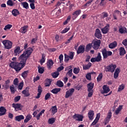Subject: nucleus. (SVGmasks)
Returning <instances> with one entry per match:
<instances>
[{
  "mask_svg": "<svg viewBox=\"0 0 127 127\" xmlns=\"http://www.w3.org/2000/svg\"><path fill=\"white\" fill-rule=\"evenodd\" d=\"M32 52H33V49L31 47H29L27 49H26L22 55L19 57V60H20V63H18L16 62H12L10 64V67L14 69V70L18 73L21 69L24 68L25 67V65H26V61L29 57H30V55L32 54Z\"/></svg>",
  "mask_w": 127,
  "mask_h": 127,
  "instance_id": "f257e3e1",
  "label": "nucleus"
},
{
  "mask_svg": "<svg viewBox=\"0 0 127 127\" xmlns=\"http://www.w3.org/2000/svg\"><path fill=\"white\" fill-rule=\"evenodd\" d=\"M105 71L106 72H110L111 73H114L116 68H117V65L114 64H110L107 66H104Z\"/></svg>",
  "mask_w": 127,
  "mask_h": 127,
  "instance_id": "f03ea898",
  "label": "nucleus"
},
{
  "mask_svg": "<svg viewBox=\"0 0 127 127\" xmlns=\"http://www.w3.org/2000/svg\"><path fill=\"white\" fill-rule=\"evenodd\" d=\"M103 59H107L109 56H112L113 55V52L110 51H107L106 48L102 49L101 50Z\"/></svg>",
  "mask_w": 127,
  "mask_h": 127,
  "instance_id": "7ed1b4c3",
  "label": "nucleus"
},
{
  "mask_svg": "<svg viewBox=\"0 0 127 127\" xmlns=\"http://www.w3.org/2000/svg\"><path fill=\"white\" fill-rule=\"evenodd\" d=\"M100 44L101 40L98 39L93 40L91 43L92 47L94 50H98Z\"/></svg>",
  "mask_w": 127,
  "mask_h": 127,
  "instance_id": "20e7f679",
  "label": "nucleus"
},
{
  "mask_svg": "<svg viewBox=\"0 0 127 127\" xmlns=\"http://www.w3.org/2000/svg\"><path fill=\"white\" fill-rule=\"evenodd\" d=\"M2 43L3 44L5 49H11L12 48V43L8 40L3 41Z\"/></svg>",
  "mask_w": 127,
  "mask_h": 127,
  "instance_id": "39448f33",
  "label": "nucleus"
},
{
  "mask_svg": "<svg viewBox=\"0 0 127 127\" xmlns=\"http://www.w3.org/2000/svg\"><path fill=\"white\" fill-rule=\"evenodd\" d=\"M72 118L75 120V122H83L84 116L79 114H75L72 116Z\"/></svg>",
  "mask_w": 127,
  "mask_h": 127,
  "instance_id": "423d86ee",
  "label": "nucleus"
},
{
  "mask_svg": "<svg viewBox=\"0 0 127 127\" xmlns=\"http://www.w3.org/2000/svg\"><path fill=\"white\" fill-rule=\"evenodd\" d=\"M90 61L92 63H93V62H101V61H102V56L101 55V53H98L96 57L92 58Z\"/></svg>",
  "mask_w": 127,
  "mask_h": 127,
  "instance_id": "0eeeda50",
  "label": "nucleus"
},
{
  "mask_svg": "<svg viewBox=\"0 0 127 127\" xmlns=\"http://www.w3.org/2000/svg\"><path fill=\"white\" fill-rule=\"evenodd\" d=\"M12 108H14L15 111L16 112H17V111H21V110H22V108H23V106L21 105V104L19 103H13L12 104Z\"/></svg>",
  "mask_w": 127,
  "mask_h": 127,
  "instance_id": "6e6552de",
  "label": "nucleus"
},
{
  "mask_svg": "<svg viewBox=\"0 0 127 127\" xmlns=\"http://www.w3.org/2000/svg\"><path fill=\"white\" fill-rule=\"evenodd\" d=\"M72 67L73 65H69L65 68V71H68L66 73V76L67 75L69 76V77H72V75H73V69H72Z\"/></svg>",
  "mask_w": 127,
  "mask_h": 127,
  "instance_id": "1a4fd4ad",
  "label": "nucleus"
},
{
  "mask_svg": "<svg viewBox=\"0 0 127 127\" xmlns=\"http://www.w3.org/2000/svg\"><path fill=\"white\" fill-rule=\"evenodd\" d=\"M75 92V89L74 88H70L68 91L65 92V98L67 99L69 97H71V96L73 95V94Z\"/></svg>",
  "mask_w": 127,
  "mask_h": 127,
  "instance_id": "9d476101",
  "label": "nucleus"
},
{
  "mask_svg": "<svg viewBox=\"0 0 127 127\" xmlns=\"http://www.w3.org/2000/svg\"><path fill=\"white\" fill-rule=\"evenodd\" d=\"M81 12H82V11L81 10V9H78V10H76L74 12H73L72 14V19L73 20L76 19V18H77V17H78V16H79V15H80V14H81Z\"/></svg>",
  "mask_w": 127,
  "mask_h": 127,
  "instance_id": "9b49d317",
  "label": "nucleus"
},
{
  "mask_svg": "<svg viewBox=\"0 0 127 127\" xmlns=\"http://www.w3.org/2000/svg\"><path fill=\"white\" fill-rule=\"evenodd\" d=\"M85 52V46L80 45L78 47L77 50L76 51L77 54H83Z\"/></svg>",
  "mask_w": 127,
  "mask_h": 127,
  "instance_id": "f8f14e48",
  "label": "nucleus"
},
{
  "mask_svg": "<svg viewBox=\"0 0 127 127\" xmlns=\"http://www.w3.org/2000/svg\"><path fill=\"white\" fill-rule=\"evenodd\" d=\"M94 36H95L96 38H98V39H102V33L99 29H96Z\"/></svg>",
  "mask_w": 127,
  "mask_h": 127,
  "instance_id": "ddd939ff",
  "label": "nucleus"
},
{
  "mask_svg": "<svg viewBox=\"0 0 127 127\" xmlns=\"http://www.w3.org/2000/svg\"><path fill=\"white\" fill-rule=\"evenodd\" d=\"M109 27H110V24H107L106 26L101 29V31L103 34H107V33L109 32V31L110 30Z\"/></svg>",
  "mask_w": 127,
  "mask_h": 127,
  "instance_id": "4468645a",
  "label": "nucleus"
},
{
  "mask_svg": "<svg viewBox=\"0 0 127 127\" xmlns=\"http://www.w3.org/2000/svg\"><path fill=\"white\" fill-rule=\"evenodd\" d=\"M111 119H112V112L111 111H109L107 116L105 120V124L106 125V124H108V123L110 122Z\"/></svg>",
  "mask_w": 127,
  "mask_h": 127,
  "instance_id": "2eb2a0df",
  "label": "nucleus"
},
{
  "mask_svg": "<svg viewBox=\"0 0 127 127\" xmlns=\"http://www.w3.org/2000/svg\"><path fill=\"white\" fill-rule=\"evenodd\" d=\"M102 89V94H108V93H109V92L111 91V89H110V87H109V86H108V85H103Z\"/></svg>",
  "mask_w": 127,
  "mask_h": 127,
  "instance_id": "dca6fc26",
  "label": "nucleus"
},
{
  "mask_svg": "<svg viewBox=\"0 0 127 127\" xmlns=\"http://www.w3.org/2000/svg\"><path fill=\"white\" fill-rule=\"evenodd\" d=\"M21 51H20V47L18 46L15 48L14 50V56H19V54L21 53Z\"/></svg>",
  "mask_w": 127,
  "mask_h": 127,
  "instance_id": "f3484780",
  "label": "nucleus"
},
{
  "mask_svg": "<svg viewBox=\"0 0 127 127\" xmlns=\"http://www.w3.org/2000/svg\"><path fill=\"white\" fill-rule=\"evenodd\" d=\"M54 64V63L53 62V61L52 60L50 59L48 60L47 62V66L48 69H49V70H50V69H51V68H52V67L53 66Z\"/></svg>",
  "mask_w": 127,
  "mask_h": 127,
  "instance_id": "a211bd4d",
  "label": "nucleus"
},
{
  "mask_svg": "<svg viewBox=\"0 0 127 127\" xmlns=\"http://www.w3.org/2000/svg\"><path fill=\"white\" fill-rule=\"evenodd\" d=\"M95 113H94V111L90 110L88 113V117L90 120V121H93L94 120V116Z\"/></svg>",
  "mask_w": 127,
  "mask_h": 127,
  "instance_id": "6ab92c4d",
  "label": "nucleus"
},
{
  "mask_svg": "<svg viewBox=\"0 0 127 127\" xmlns=\"http://www.w3.org/2000/svg\"><path fill=\"white\" fill-rule=\"evenodd\" d=\"M29 89L28 87H26V88L22 91V94L24 95L25 97H29L30 96V93H29V90H27Z\"/></svg>",
  "mask_w": 127,
  "mask_h": 127,
  "instance_id": "aec40b11",
  "label": "nucleus"
},
{
  "mask_svg": "<svg viewBox=\"0 0 127 127\" xmlns=\"http://www.w3.org/2000/svg\"><path fill=\"white\" fill-rule=\"evenodd\" d=\"M38 94L37 96H36V99H39L40 98V96H41V93H42V87H41V85H39L38 87Z\"/></svg>",
  "mask_w": 127,
  "mask_h": 127,
  "instance_id": "412c9836",
  "label": "nucleus"
},
{
  "mask_svg": "<svg viewBox=\"0 0 127 127\" xmlns=\"http://www.w3.org/2000/svg\"><path fill=\"white\" fill-rule=\"evenodd\" d=\"M117 46L118 43L117 41H114L109 45V48H110V49H114V48L117 47Z\"/></svg>",
  "mask_w": 127,
  "mask_h": 127,
  "instance_id": "4be33fe9",
  "label": "nucleus"
},
{
  "mask_svg": "<svg viewBox=\"0 0 127 127\" xmlns=\"http://www.w3.org/2000/svg\"><path fill=\"white\" fill-rule=\"evenodd\" d=\"M87 91H93V89L94 88V83L93 82H90L88 84H87Z\"/></svg>",
  "mask_w": 127,
  "mask_h": 127,
  "instance_id": "5701e85b",
  "label": "nucleus"
},
{
  "mask_svg": "<svg viewBox=\"0 0 127 127\" xmlns=\"http://www.w3.org/2000/svg\"><path fill=\"white\" fill-rule=\"evenodd\" d=\"M27 28H28V25H25L21 27V33H23V34L26 33V32H27Z\"/></svg>",
  "mask_w": 127,
  "mask_h": 127,
  "instance_id": "b1692460",
  "label": "nucleus"
},
{
  "mask_svg": "<svg viewBox=\"0 0 127 127\" xmlns=\"http://www.w3.org/2000/svg\"><path fill=\"white\" fill-rule=\"evenodd\" d=\"M12 14L13 16H17L19 14H20V13L17 9H13L12 11Z\"/></svg>",
  "mask_w": 127,
  "mask_h": 127,
  "instance_id": "393cba45",
  "label": "nucleus"
},
{
  "mask_svg": "<svg viewBox=\"0 0 127 127\" xmlns=\"http://www.w3.org/2000/svg\"><path fill=\"white\" fill-rule=\"evenodd\" d=\"M22 120H24V116L23 115H19L15 117V120L17 122H20Z\"/></svg>",
  "mask_w": 127,
  "mask_h": 127,
  "instance_id": "a878e982",
  "label": "nucleus"
},
{
  "mask_svg": "<svg viewBox=\"0 0 127 127\" xmlns=\"http://www.w3.org/2000/svg\"><path fill=\"white\" fill-rule=\"evenodd\" d=\"M0 116H3L6 113V109L3 107H0Z\"/></svg>",
  "mask_w": 127,
  "mask_h": 127,
  "instance_id": "bb28decb",
  "label": "nucleus"
},
{
  "mask_svg": "<svg viewBox=\"0 0 127 127\" xmlns=\"http://www.w3.org/2000/svg\"><path fill=\"white\" fill-rule=\"evenodd\" d=\"M52 82V79L47 78L46 79V82L45 83V87H49L51 85V82Z\"/></svg>",
  "mask_w": 127,
  "mask_h": 127,
  "instance_id": "cd10ccee",
  "label": "nucleus"
},
{
  "mask_svg": "<svg viewBox=\"0 0 127 127\" xmlns=\"http://www.w3.org/2000/svg\"><path fill=\"white\" fill-rule=\"evenodd\" d=\"M91 66H92V63H89L87 64L83 65V70H89L90 68H91Z\"/></svg>",
  "mask_w": 127,
  "mask_h": 127,
  "instance_id": "c85d7f7f",
  "label": "nucleus"
},
{
  "mask_svg": "<svg viewBox=\"0 0 127 127\" xmlns=\"http://www.w3.org/2000/svg\"><path fill=\"white\" fill-rule=\"evenodd\" d=\"M9 89L11 94H14V93H15V91H16V88H15V87H14V85L13 84H12L10 86Z\"/></svg>",
  "mask_w": 127,
  "mask_h": 127,
  "instance_id": "c756f323",
  "label": "nucleus"
},
{
  "mask_svg": "<svg viewBox=\"0 0 127 127\" xmlns=\"http://www.w3.org/2000/svg\"><path fill=\"white\" fill-rule=\"evenodd\" d=\"M126 29L127 28L126 27L121 26L119 29V33H120L121 34H124L125 32H126L125 30H126Z\"/></svg>",
  "mask_w": 127,
  "mask_h": 127,
  "instance_id": "7c9ffc66",
  "label": "nucleus"
},
{
  "mask_svg": "<svg viewBox=\"0 0 127 127\" xmlns=\"http://www.w3.org/2000/svg\"><path fill=\"white\" fill-rule=\"evenodd\" d=\"M126 54V50L125 48L121 47L120 48V56H124Z\"/></svg>",
  "mask_w": 127,
  "mask_h": 127,
  "instance_id": "2f4dec72",
  "label": "nucleus"
},
{
  "mask_svg": "<svg viewBox=\"0 0 127 127\" xmlns=\"http://www.w3.org/2000/svg\"><path fill=\"white\" fill-rule=\"evenodd\" d=\"M50 111H52L53 115H55V114H56V113H57V106H53L52 107L51 109L50 110Z\"/></svg>",
  "mask_w": 127,
  "mask_h": 127,
  "instance_id": "473e14b6",
  "label": "nucleus"
},
{
  "mask_svg": "<svg viewBox=\"0 0 127 127\" xmlns=\"http://www.w3.org/2000/svg\"><path fill=\"white\" fill-rule=\"evenodd\" d=\"M45 112V110L43 109L40 112V113L39 114H38L36 116V118L37 121H39V120L40 119V117H41V116H42V114H44Z\"/></svg>",
  "mask_w": 127,
  "mask_h": 127,
  "instance_id": "72a5a7b5",
  "label": "nucleus"
},
{
  "mask_svg": "<svg viewBox=\"0 0 127 127\" xmlns=\"http://www.w3.org/2000/svg\"><path fill=\"white\" fill-rule=\"evenodd\" d=\"M60 91H61V88H55L52 90L51 92V93H53V94H58Z\"/></svg>",
  "mask_w": 127,
  "mask_h": 127,
  "instance_id": "f704fd0d",
  "label": "nucleus"
},
{
  "mask_svg": "<svg viewBox=\"0 0 127 127\" xmlns=\"http://www.w3.org/2000/svg\"><path fill=\"white\" fill-rule=\"evenodd\" d=\"M92 47L91 43H89L88 44H87L85 48L86 52H89V51H90V50H91V49H92Z\"/></svg>",
  "mask_w": 127,
  "mask_h": 127,
  "instance_id": "c9c22d12",
  "label": "nucleus"
},
{
  "mask_svg": "<svg viewBox=\"0 0 127 127\" xmlns=\"http://www.w3.org/2000/svg\"><path fill=\"white\" fill-rule=\"evenodd\" d=\"M29 73V70L24 71L21 73V76L22 77H23V78H24V79H25V78L27 77V75Z\"/></svg>",
  "mask_w": 127,
  "mask_h": 127,
  "instance_id": "e433bc0d",
  "label": "nucleus"
},
{
  "mask_svg": "<svg viewBox=\"0 0 127 127\" xmlns=\"http://www.w3.org/2000/svg\"><path fill=\"white\" fill-rule=\"evenodd\" d=\"M32 116L30 115H28L26 117L24 121V123H28L29 122L30 120H31V118Z\"/></svg>",
  "mask_w": 127,
  "mask_h": 127,
  "instance_id": "4c0bfd02",
  "label": "nucleus"
},
{
  "mask_svg": "<svg viewBox=\"0 0 127 127\" xmlns=\"http://www.w3.org/2000/svg\"><path fill=\"white\" fill-rule=\"evenodd\" d=\"M22 5H23V7L26 9H28V8H29V5H28V3H27V2H22Z\"/></svg>",
  "mask_w": 127,
  "mask_h": 127,
  "instance_id": "58836bf2",
  "label": "nucleus"
},
{
  "mask_svg": "<svg viewBox=\"0 0 127 127\" xmlns=\"http://www.w3.org/2000/svg\"><path fill=\"white\" fill-rule=\"evenodd\" d=\"M48 123L49 125H53L55 123V118H52L48 120Z\"/></svg>",
  "mask_w": 127,
  "mask_h": 127,
  "instance_id": "ea45409f",
  "label": "nucleus"
},
{
  "mask_svg": "<svg viewBox=\"0 0 127 127\" xmlns=\"http://www.w3.org/2000/svg\"><path fill=\"white\" fill-rule=\"evenodd\" d=\"M57 86H58V87H60V88H62V87L64 86V83H63V82L61 81V80H58L57 82Z\"/></svg>",
  "mask_w": 127,
  "mask_h": 127,
  "instance_id": "a19ab883",
  "label": "nucleus"
},
{
  "mask_svg": "<svg viewBox=\"0 0 127 127\" xmlns=\"http://www.w3.org/2000/svg\"><path fill=\"white\" fill-rule=\"evenodd\" d=\"M38 72L40 74H43V73H44V67L38 66Z\"/></svg>",
  "mask_w": 127,
  "mask_h": 127,
  "instance_id": "79ce46f5",
  "label": "nucleus"
},
{
  "mask_svg": "<svg viewBox=\"0 0 127 127\" xmlns=\"http://www.w3.org/2000/svg\"><path fill=\"white\" fill-rule=\"evenodd\" d=\"M70 20L71 16L69 15L67 17L66 20L63 23L64 25H67V24H68V22H69V21H70Z\"/></svg>",
  "mask_w": 127,
  "mask_h": 127,
  "instance_id": "37998d69",
  "label": "nucleus"
},
{
  "mask_svg": "<svg viewBox=\"0 0 127 127\" xmlns=\"http://www.w3.org/2000/svg\"><path fill=\"white\" fill-rule=\"evenodd\" d=\"M7 5H9V6H13L15 3L12 0H8L7 1Z\"/></svg>",
  "mask_w": 127,
  "mask_h": 127,
  "instance_id": "c03bdc74",
  "label": "nucleus"
},
{
  "mask_svg": "<svg viewBox=\"0 0 127 127\" xmlns=\"http://www.w3.org/2000/svg\"><path fill=\"white\" fill-rule=\"evenodd\" d=\"M69 30H70V27H66L63 31L61 32V33H62V34H64V33L68 32Z\"/></svg>",
  "mask_w": 127,
  "mask_h": 127,
  "instance_id": "a18cd8bd",
  "label": "nucleus"
},
{
  "mask_svg": "<svg viewBox=\"0 0 127 127\" xmlns=\"http://www.w3.org/2000/svg\"><path fill=\"white\" fill-rule=\"evenodd\" d=\"M11 27H12V25L8 24L5 26L3 29L5 31H6L7 30V29L9 30V29H10V28H11Z\"/></svg>",
  "mask_w": 127,
  "mask_h": 127,
  "instance_id": "49530a36",
  "label": "nucleus"
},
{
  "mask_svg": "<svg viewBox=\"0 0 127 127\" xmlns=\"http://www.w3.org/2000/svg\"><path fill=\"white\" fill-rule=\"evenodd\" d=\"M103 79V73H100L98 75V77H97V82H100L101 80Z\"/></svg>",
  "mask_w": 127,
  "mask_h": 127,
  "instance_id": "de8ad7c7",
  "label": "nucleus"
},
{
  "mask_svg": "<svg viewBox=\"0 0 127 127\" xmlns=\"http://www.w3.org/2000/svg\"><path fill=\"white\" fill-rule=\"evenodd\" d=\"M52 76L53 78H57V77L59 76V72L58 71L54 72V73H52Z\"/></svg>",
  "mask_w": 127,
  "mask_h": 127,
  "instance_id": "09e8293b",
  "label": "nucleus"
},
{
  "mask_svg": "<svg viewBox=\"0 0 127 127\" xmlns=\"http://www.w3.org/2000/svg\"><path fill=\"white\" fill-rule=\"evenodd\" d=\"M80 72V68L79 67H75L73 69V73L74 74H79Z\"/></svg>",
  "mask_w": 127,
  "mask_h": 127,
  "instance_id": "8fccbe9b",
  "label": "nucleus"
},
{
  "mask_svg": "<svg viewBox=\"0 0 127 127\" xmlns=\"http://www.w3.org/2000/svg\"><path fill=\"white\" fill-rule=\"evenodd\" d=\"M50 98H51V93H48L45 96V101H47V100H48V99H50Z\"/></svg>",
  "mask_w": 127,
  "mask_h": 127,
  "instance_id": "3c124183",
  "label": "nucleus"
},
{
  "mask_svg": "<svg viewBox=\"0 0 127 127\" xmlns=\"http://www.w3.org/2000/svg\"><path fill=\"white\" fill-rule=\"evenodd\" d=\"M18 90H22L23 88V82H21L18 86Z\"/></svg>",
  "mask_w": 127,
  "mask_h": 127,
  "instance_id": "603ef678",
  "label": "nucleus"
},
{
  "mask_svg": "<svg viewBox=\"0 0 127 127\" xmlns=\"http://www.w3.org/2000/svg\"><path fill=\"white\" fill-rule=\"evenodd\" d=\"M18 78H16L14 79L13 82V85H14V86H18Z\"/></svg>",
  "mask_w": 127,
  "mask_h": 127,
  "instance_id": "864d4df0",
  "label": "nucleus"
},
{
  "mask_svg": "<svg viewBox=\"0 0 127 127\" xmlns=\"http://www.w3.org/2000/svg\"><path fill=\"white\" fill-rule=\"evenodd\" d=\"M124 89H125V84H122V85L119 86V87L118 88V92L123 91Z\"/></svg>",
  "mask_w": 127,
  "mask_h": 127,
  "instance_id": "5fc2aeb1",
  "label": "nucleus"
},
{
  "mask_svg": "<svg viewBox=\"0 0 127 127\" xmlns=\"http://www.w3.org/2000/svg\"><path fill=\"white\" fill-rule=\"evenodd\" d=\"M100 0V2L99 3V5L100 6H104V5H106V1H105L106 0Z\"/></svg>",
  "mask_w": 127,
  "mask_h": 127,
  "instance_id": "6e6d98bb",
  "label": "nucleus"
},
{
  "mask_svg": "<svg viewBox=\"0 0 127 127\" xmlns=\"http://www.w3.org/2000/svg\"><path fill=\"white\" fill-rule=\"evenodd\" d=\"M86 78L87 79V80H92V76H91V74L90 73H88L86 74Z\"/></svg>",
  "mask_w": 127,
  "mask_h": 127,
  "instance_id": "4d7b16f0",
  "label": "nucleus"
},
{
  "mask_svg": "<svg viewBox=\"0 0 127 127\" xmlns=\"http://www.w3.org/2000/svg\"><path fill=\"white\" fill-rule=\"evenodd\" d=\"M73 37H74V35H72L71 37H70L66 42H65V44H69L70 42H71V40L73 39Z\"/></svg>",
  "mask_w": 127,
  "mask_h": 127,
  "instance_id": "13d9d810",
  "label": "nucleus"
},
{
  "mask_svg": "<svg viewBox=\"0 0 127 127\" xmlns=\"http://www.w3.org/2000/svg\"><path fill=\"white\" fill-rule=\"evenodd\" d=\"M107 16H109V14H108V13H107L106 12H102V18H105L107 17Z\"/></svg>",
  "mask_w": 127,
  "mask_h": 127,
  "instance_id": "bf43d9fd",
  "label": "nucleus"
},
{
  "mask_svg": "<svg viewBox=\"0 0 127 127\" xmlns=\"http://www.w3.org/2000/svg\"><path fill=\"white\" fill-rule=\"evenodd\" d=\"M20 96H16L14 99V101L15 103H17V102L20 100Z\"/></svg>",
  "mask_w": 127,
  "mask_h": 127,
  "instance_id": "052dcab7",
  "label": "nucleus"
},
{
  "mask_svg": "<svg viewBox=\"0 0 127 127\" xmlns=\"http://www.w3.org/2000/svg\"><path fill=\"white\" fill-rule=\"evenodd\" d=\"M69 56L67 55L66 54H64V62L67 63L69 60Z\"/></svg>",
  "mask_w": 127,
  "mask_h": 127,
  "instance_id": "680f3d73",
  "label": "nucleus"
},
{
  "mask_svg": "<svg viewBox=\"0 0 127 127\" xmlns=\"http://www.w3.org/2000/svg\"><path fill=\"white\" fill-rule=\"evenodd\" d=\"M88 92V97L89 98H91L93 96V94H94V91L93 90H91Z\"/></svg>",
  "mask_w": 127,
  "mask_h": 127,
  "instance_id": "e2e57ef3",
  "label": "nucleus"
},
{
  "mask_svg": "<svg viewBox=\"0 0 127 127\" xmlns=\"http://www.w3.org/2000/svg\"><path fill=\"white\" fill-rule=\"evenodd\" d=\"M92 1H93V0H90L89 1H88L86 3L84 4V6H90Z\"/></svg>",
  "mask_w": 127,
  "mask_h": 127,
  "instance_id": "0e129e2a",
  "label": "nucleus"
},
{
  "mask_svg": "<svg viewBox=\"0 0 127 127\" xmlns=\"http://www.w3.org/2000/svg\"><path fill=\"white\" fill-rule=\"evenodd\" d=\"M63 57H64V56L62 54L60 55V56L59 57V59L60 60V63H62L63 61Z\"/></svg>",
  "mask_w": 127,
  "mask_h": 127,
  "instance_id": "69168bd1",
  "label": "nucleus"
},
{
  "mask_svg": "<svg viewBox=\"0 0 127 127\" xmlns=\"http://www.w3.org/2000/svg\"><path fill=\"white\" fill-rule=\"evenodd\" d=\"M69 59H73V58H74V53L73 52H70L69 53Z\"/></svg>",
  "mask_w": 127,
  "mask_h": 127,
  "instance_id": "338daca9",
  "label": "nucleus"
},
{
  "mask_svg": "<svg viewBox=\"0 0 127 127\" xmlns=\"http://www.w3.org/2000/svg\"><path fill=\"white\" fill-rule=\"evenodd\" d=\"M122 44H123L124 46H127V38L123 41Z\"/></svg>",
  "mask_w": 127,
  "mask_h": 127,
  "instance_id": "774afa93",
  "label": "nucleus"
}]
</instances>
